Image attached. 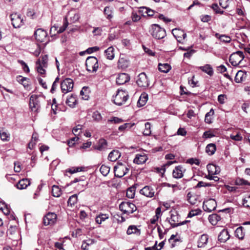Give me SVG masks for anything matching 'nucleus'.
I'll use <instances>...</instances> for the list:
<instances>
[{"instance_id":"nucleus-1","label":"nucleus","mask_w":250,"mask_h":250,"mask_svg":"<svg viewBox=\"0 0 250 250\" xmlns=\"http://www.w3.org/2000/svg\"><path fill=\"white\" fill-rule=\"evenodd\" d=\"M149 31L151 36L157 40L163 39L166 36L165 30L157 24L151 25Z\"/></svg>"},{"instance_id":"nucleus-2","label":"nucleus","mask_w":250,"mask_h":250,"mask_svg":"<svg viewBox=\"0 0 250 250\" xmlns=\"http://www.w3.org/2000/svg\"><path fill=\"white\" fill-rule=\"evenodd\" d=\"M86 69L90 72H96L99 68L97 59L95 57L89 56L85 61Z\"/></svg>"},{"instance_id":"nucleus-3","label":"nucleus","mask_w":250,"mask_h":250,"mask_svg":"<svg viewBox=\"0 0 250 250\" xmlns=\"http://www.w3.org/2000/svg\"><path fill=\"white\" fill-rule=\"evenodd\" d=\"M128 98V92L125 90H118L116 95L113 98V102L118 105L124 104Z\"/></svg>"},{"instance_id":"nucleus-4","label":"nucleus","mask_w":250,"mask_h":250,"mask_svg":"<svg viewBox=\"0 0 250 250\" xmlns=\"http://www.w3.org/2000/svg\"><path fill=\"white\" fill-rule=\"evenodd\" d=\"M119 208L124 213L128 214L132 213L137 210L136 206L129 202H122L119 205Z\"/></svg>"},{"instance_id":"nucleus-5","label":"nucleus","mask_w":250,"mask_h":250,"mask_svg":"<svg viewBox=\"0 0 250 250\" xmlns=\"http://www.w3.org/2000/svg\"><path fill=\"white\" fill-rule=\"evenodd\" d=\"M129 169L125 164L122 163H118L114 167L115 176L116 177L122 178L128 171Z\"/></svg>"},{"instance_id":"nucleus-6","label":"nucleus","mask_w":250,"mask_h":250,"mask_svg":"<svg viewBox=\"0 0 250 250\" xmlns=\"http://www.w3.org/2000/svg\"><path fill=\"white\" fill-rule=\"evenodd\" d=\"M244 58L243 53L242 51H237L230 56L229 61L233 66H236L241 63Z\"/></svg>"},{"instance_id":"nucleus-7","label":"nucleus","mask_w":250,"mask_h":250,"mask_svg":"<svg viewBox=\"0 0 250 250\" xmlns=\"http://www.w3.org/2000/svg\"><path fill=\"white\" fill-rule=\"evenodd\" d=\"M73 86V81L70 78H66L61 82V90L62 93L66 94L72 91Z\"/></svg>"},{"instance_id":"nucleus-8","label":"nucleus","mask_w":250,"mask_h":250,"mask_svg":"<svg viewBox=\"0 0 250 250\" xmlns=\"http://www.w3.org/2000/svg\"><path fill=\"white\" fill-rule=\"evenodd\" d=\"M10 19L13 27L15 28H20L24 24L23 19L20 14L13 13L10 15Z\"/></svg>"},{"instance_id":"nucleus-9","label":"nucleus","mask_w":250,"mask_h":250,"mask_svg":"<svg viewBox=\"0 0 250 250\" xmlns=\"http://www.w3.org/2000/svg\"><path fill=\"white\" fill-rule=\"evenodd\" d=\"M216 207V202L213 199H209L203 202V208L204 211L206 212H211L215 209Z\"/></svg>"},{"instance_id":"nucleus-10","label":"nucleus","mask_w":250,"mask_h":250,"mask_svg":"<svg viewBox=\"0 0 250 250\" xmlns=\"http://www.w3.org/2000/svg\"><path fill=\"white\" fill-rule=\"evenodd\" d=\"M29 106L33 112H37L40 108V101L37 96L33 95L30 97Z\"/></svg>"},{"instance_id":"nucleus-11","label":"nucleus","mask_w":250,"mask_h":250,"mask_svg":"<svg viewBox=\"0 0 250 250\" xmlns=\"http://www.w3.org/2000/svg\"><path fill=\"white\" fill-rule=\"evenodd\" d=\"M136 83L140 87H147L149 85V81L146 73L144 72L140 73L138 76Z\"/></svg>"},{"instance_id":"nucleus-12","label":"nucleus","mask_w":250,"mask_h":250,"mask_svg":"<svg viewBox=\"0 0 250 250\" xmlns=\"http://www.w3.org/2000/svg\"><path fill=\"white\" fill-rule=\"evenodd\" d=\"M56 219L57 215L55 213L48 212L43 218V224L45 226L53 225Z\"/></svg>"},{"instance_id":"nucleus-13","label":"nucleus","mask_w":250,"mask_h":250,"mask_svg":"<svg viewBox=\"0 0 250 250\" xmlns=\"http://www.w3.org/2000/svg\"><path fill=\"white\" fill-rule=\"evenodd\" d=\"M140 194L148 198H152L155 196V190L150 186L144 187L140 191Z\"/></svg>"},{"instance_id":"nucleus-14","label":"nucleus","mask_w":250,"mask_h":250,"mask_svg":"<svg viewBox=\"0 0 250 250\" xmlns=\"http://www.w3.org/2000/svg\"><path fill=\"white\" fill-rule=\"evenodd\" d=\"M129 61L125 55H121L118 62V68L125 69L128 67Z\"/></svg>"},{"instance_id":"nucleus-15","label":"nucleus","mask_w":250,"mask_h":250,"mask_svg":"<svg viewBox=\"0 0 250 250\" xmlns=\"http://www.w3.org/2000/svg\"><path fill=\"white\" fill-rule=\"evenodd\" d=\"M34 36L37 41L40 42H42L45 41L47 34L44 30L42 29H38L35 32Z\"/></svg>"},{"instance_id":"nucleus-16","label":"nucleus","mask_w":250,"mask_h":250,"mask_svg":"<svg viewBox=\"0 0 250 250\" xmlns=\"http://www.w3.org/2000/svg\"><path fill=\"white\" fill-rule=\"evenodd\" d=\"M172 33L177 41L180 42H182L187 37L186 33L183 30L178 28L173 29L172 30Z\"/></svg>"},{"instance_id":"nucleus-17","label":"nucleus","mask_w":250,"mask_h":250,"mask_svg":"<svg viewBox=\"0 0 250 250\" xmlns=\"http://www.w3.org/2000/svg\"><path fill=\"white\" fill-rule=\"evenodd\" d=\"M186 169L181 165L176 166L173 170L172 175L174 178L180 179L183 177V174L185 172Z\"/></svg>"},{"instance_id":"nucleus-18","label":"nucleus","mask_w":250,"mask_h":250,"mask_svg":"<svg viewBox=\"0 0 250 250\" xmlns=\"http://www.w3.org/2000/svg\"><path fill=\"white\" fill-rule=\"evenodd\" d=\"M130 80L129 76L125 73H120L116 79V83L119 85L123 84L128 82Z\"/></svg>"},{"instance_id":"nucleus-19","label":"nucleus","mask_w":250,"mask_h":250,"mask_svg":"<svg viewBox=\"0 0 250 250\" xmlns=\"http://www.w3.org/2000/svg\"><path fill=\"white\" fill-rule=\"evenodd\" d=\"M107 142L104 139H100L97 144L93 146L95 149L103 151L107 148Z\"/></svg>"},{"instance_id":"nucleus-20","label":"nucleus","mask_w":250,"mask_h":250,"mask_svg":"<svg viewBox=\"0 0 250 250\" xmlns=\"http://www.w3.org/2000/svg\"><path fill=\"white\" fill-rule=\"evenodd\" d=\"M230 235L229 231L225 229H223L219 233L218 238L220 242H226L229 238Z\"/></svg>"},{"instance_id":"nucleus-21","label":"nucleus","mask_w":250,"mask_h":250,"mask_svg":"<svg viewBox=\"0 0 250 250\" xmlns=\"http://www.w3.org/2000/svg\"><path fill=\"white\" fill-rule=\"evenodd\" d=\"M178 219V217L176 215L172 214L171 216V218L169 220V222L171 225L172 228H175L178 226H180L186 224L189 221H184L181 222L180 223H175L176 221H177V219Z\"/></svg>"},{"instance_id":"nucleus-22","label":"nucleus","mask_w":250,"mask_h":250,"mask_svg":"<svg viewBox=\"0 0 250 250\" xmlns=\"http://www.w3.org/2000/svg\"><path fill=\"white\" fill-rule=\"evenodd\" d=\"M208 174L215 175L218 174L220 171L219 167L213 164H209L207 166Z\"/></svg>"},{"instance_id":"nucleus-23","label":"nucleus","mask_w":250,"mask_h":250,"mask_svg":"<svg viewBox=\"0 0 250 250\" xmlns=\"http://www.w3.org/2000/svg\"><path fill=\"white\" fill-rule=\"evenodd\" d=\"M30 184V181L28 179H22L19 181L16 186L19 189H23L26 188Z\"/></svg>"},{"instance_id":"nucleus-24","label":"nucleus","mask_w":250,"mask_h":250,"mask_svg":"<svg viewBox=\"0 0 250 250\" xmlns=\"http://www.w3.org/2000/svg\"><path fill=\"white\" fill-rule=\"evenodd\" d=\"M147 160V156L146 155L137 154L134 159V163L140 165L145 163Z\"/></svg>"},{"instance_id":"nucleus-25","label":"nucleus","mask_w":250,"mask_h":250,"mask_svg":"<svg viewBox=\"0 0 250 250\" xmlns=\"http://www.w3.org/2000/svg\"><path fill=\"white\" fill-rule=\"evenodd\" d=\"M121 156V153L118 150H113L108 155V159L112 162L116 161Z\"/></svg>"},{"instance_id":"nucleus-26","label":"nucleus","mask_w":250,"mask_h":250,"mask_svg":"<svg viewBox=\"0 0 250 250\" xmlns=\"http://www.w3.org/2000/svg\"><path fill=\"white\" fill-rule=\"evenodd\" d=\"M199 69L210 76H212L213 74V69L210 64H207L204 66H200Z\"/></svg>"},{"instance_id":"nucleus-27","label":"nucleus","mask_w":250,"mask_h":250,"mask_svg":"<svg viewBox=\"0 0 250 250\" xmlns=\"http://www.w3.org/2000/svg\"><path fill=\"white\" fill-rule=\"evenodd\" d=\"M208 239V235H202L198 241V247L199 248L204 247L207 244Z\"/></svg>"},{"instance_id":"nucleus-28","label":"nucleus","mask_w":250,"mask_h":250,"mask_svg":"<svg viewBox=\"0 0 250 250\" xmlns=\"http://www.w3.org/2000/svg\"><path fill=\"white\" fill-rule=\"evenodd\" d=\"M104 54L107 59L111 60L114 58V49L112 46L109 47L104 51Z\"/></svg>"},{"instance_id":"nucleus-29","label":"nucleus","mask_w":250,"mask_h":250,"mask_svg":"<svg viewBox=\"0 0 250 250\" xmlns=\"http://www.w3.org/2000/svg\"><path fill=\"white\" fill-rule=\"evenodd\" d=\"M187 199L190 204L194 205L197 203L198 196L195 194L189 192L187 194Z\"/></svg>"},{"instance_id":"nucleus-30","label":"nucleus","mask_w":250,"mask_h":250,"mask_svg":"<svg viewBox=\"0 0 250 250\" xmlns=\"http://www.w3.org/2000/svg\"><path fill=\"white\" fill-rule=\"evenodd\" d=\"M208 219L212 225H215L221 220V217L217 214H212L209 215Z\"/></svg>"},{"instance_id":"nucleus-31","label":"nucleus","mask_w":250,"mask_h":250,"mask_svg":"<svg viewBox=\"0 0 250 250\" xmlns=\"http://www.w3.org/2000/svg\"><path fill=\"white\" fill-rule=\"evenodd\" d=\"M109 218V215L107 214L100 213L95 218V221L98 224H101Z\"/></svg>"},{"instance_id":"nucleus-32","label":"nucleus","mask_w":250,"mask_h":250,"mask_svg":"<svg viewBox=\"0 0 250 250\" xmlns=\"http://www.w3.org/2000/svg\"><path fill=\"white\" fill-rule=\"evenodd\" d=\"M216 149V145L214 144L210 143L206 147V152L209 155H212L215 153Z\"/></svg>"},{"instance_id":"nucleus-33","label":"nucleus","mask_w":250,"mask_h":250,"mask_svg":"<svg viewBox=\"0 0 250 250\" xmlns=\"http://www.w3.org/2000/svg\"><path fill=\"white\" fill-rule=\"evenodd\" d=\"M246 73L243 71L240 70L236 73L234 80L236 83H239L243 81L244 77H246Z\"/></svg>"},{"instance_id":"nucleus-34","label":"nucleus","mask_w":250,"mask_h":250,"mask_svg":"<svg viewBox=\"0 0 250 250\" xmlns=\"http://www.w3.org/2000/svg\"><path fill=\"white\" fill-rule=\"evenodd\" d=\"M147 100V95L146 93L142 94L137 102V105L139 107L144 106Z\"/></svg>"},{"instance_id":"nucleus-35","label":"nucleus","mask_w":250,"mask_h":250,"mask_svg":"<svg viewBox=\"0 0 250 250\" xmlns=\"http://www.w3.org/2000/svg\"><path fill=\"white\" fill-rule=\"evenodd\" d=\"M244 228L239 227L236 229L235 231V236L239 239H243L245 236V232L243 231Z\"/></svg>"},{"instance_id":"nucleus-36","label":"nucleus","mask_w":250,"mask_h":250,"mask_svg":"<svg viewBox=\"0 0 250 250\" xmlns=\"http://www.w3.org/2000/svg\"><path fill=\"white\" fill-rule=\"evenodd\" d=\"M158 68L159 71L164 73H167L170 70L171 66L168 63H159Z\"/></svg>"},{"instance_id":"nucleus-37","label":"nucleus","mask_w":250,"mask_h":250,"mask_svg":"<svg viewBox=\"0 0 250 250\" xmlns=\"http://www.w3.org/2000/svg\"><path fill=\"white\" fill-rule=\"evenodd\" d=\"M69 17L70 20L72 22H75L78 21L80 18V16L78 13H74L73 12H69L67 15Z\"/></svg>"},{"instance_id":"nucleus-38","label":"nucleus","mask_w":250,"mask_h":250,"mask_svg":"<svg viewBox=\"0 0 250 250\" xmlns=\"http://www.w3.org/2000/svg\"><path fill=\"white\" fill-rule=\"evenodd\" d=\"M17 80L19 83L22 84L24 87H27L29 85L28 79L27 78L23 77L21 76H18L17 77Z\"/></svg>"},{"instance_id":"nucleus-39","label":"nucleus","mask_w":250,"mask_h":250,"mask_svg":"<svg viewBox=\"0 0 250 250\" xmlns=\"http://www.w3.org/2000/svg\"><path fill=\"white\" fill-rule=\"evenodd\" d=\"M214 114V111L211 109L210 111L208 112L205 116V122L207 124H211L212 123V116Z\"/></svg>"},{"instance_id":"nucleus-40","label":"nucleus","mask_w":250,"mask_h":250,"mask_svg":"<svg viewBox=\"0 0 250 250\" xmlns=\"http://www.w3.org/2000/svg\"><path fill=\"white\" fill-rule=\"evenodd\" d=\"M52 195L56 197H59L61 194V190L58 186L54 185L52 188Z\"/></svg>"},{"instance_id":"nucleus-41","label":"nucleus","mask_w":250,"mask_h":250,"mask_svg":"<svg viewBox=\"0 0 250 250\" xmlns=\"http://www.w3.org/2000/svg\"><path fill=\"white\" fill-rule=\"evenodd\" d=\"M0 209L5 215H8L10 213V209L4 202L0 201Z\"/></svg>"},{"instance_id":"nucleus-42","label":"nucleus","mask_w":250,"mask_h":250,"mask_svg":"<svg viewBox=\"0 0 250 250\" xmlns=\"http://www.w3.org/2000/svg\"><path fill=\"white\" fill-rule=\"evenodd\" d=\"M76 102L75 97L72 95L67 99L66 103L70 107H73L75 105Z\"/></svg>"},{"instance_id":"nucleus-43","label":"nucleus","mask_w":250,"mask_h":250,"mask_svg":"<svg viewBox=\"0 0 250 250\" xmlns=\"http://www.w3.org/2000/svg\"><path fill=\"white\" fill-rule=\"evenodd\" d=\"M104 12L105 16H106V18L107 19L110 20L113 18L112 11L111 10V8L110 7H105V8H104Z\"/></svg>"},{"instance_id":"nucleus-44","label":"nucleus","mask_w":250,"mask_h":250,"mask_svg":"<svg viewBox=\"0 0 250 250\" xmlns=\"http://www.w3.org/2000/svg\"><path fill=\"white\" fill-rule=\"evenodd\" d=\"M36 64H37V69L38 72L43 76V75L45 73V70L43 68V66H42L40 60H38V61L36 62Z\"/></svg>"},{"instance_id":"nucleus-45","label":"nucleus","mask_w":250,"mask_h":250,"mask_svg":"<svg viewBox=\"0 0 250 250\" xmlns=\"http://www.w3.org/2000/svg\"><path fill=\"white\" fill-rule=\"evenodd\" d=\"M138 231H139V229H137L136 226L134 225L129 226L126 231V233L128 235H131L133 233H136Z\"/></svg>"},{"instance_id":"nucleus-46","label":"nucleus","mask_w":250,"mask_h":250,"mask_svg":"<svg viewBox=\"0 0 250 250\" xmlns=\"http://www.w3.org/2000/svg\"><path fill=\"white\" fill-rule=\"evenodd\" d=\"M144 9L146 10L144 13L147 14L148 16H153L154 11L146 7H140V10H139V12L140 13H143V10Z\"/></svg>"},{"instance_id":"nucleus-47","label":"nucleus","mask_w":250,"mask_h":250,"mask_svg":"<svg viewBox=\"0 0 250 250\" xmlns=\"http://www.w3.org/2000/svg\"><path fill=\"white\" fill-rule=\"evenodd\" d=\"M100 171L103 175L106 176L110 171V167L108 166L103 165L100 167Z\"/></svg>"},{"instance_id":"nucleus-48","label":"nucleus","mask_w":250,"mask_h":250,"mask_svg":"<svg viewBox=\"0 0 250 250\" xmlns=\"http://www.w3.org/2000/svg\"><path fill=\"white\" fill-rule=\"evenodd\" d=\"M0 136L2 141H8L10 138V134L3 129L0 130Z\"/></svg>"},{"instance_id":"nucleus-49","label":"nucleus","mask_w":250,"mask_h":250,"mask_svg":"<svg viewBox=\"0 0 250 250\" xmlns=\"http://www.w3.org/2000/svg\"><path fill=\"white\" fill-rule=\"evenodd\" d=\"M77 202V196L74 194L71 196L67 201L68 205L70 206H74Z\"/></svg>"},{"instance_id":"nucleus-50","label":"nucleus","mask_w":250,"mask_h":250,"mask_svg":"<svg viewBox=\"0 0 250 250\" xmlns=\"http://www.w3.org/2000/svg\"><path fill=\"white\" fill-rule=\"evenodd\" d=\"M151 125L148 122L146 123L145 124V129L143 131V134L145 136H148L151 134Z\"/></svg>"},{"instance_id":"nucleus-51","label":"nucleus","mask_w":250,"mask_h":250,"mask_svg":"<svg viewBox=\"0 0 250 250\" xmlns=\"http://www.w3.org/2000/svg\"><path fill=\"white\" fill-rule=\"evenodd\" d=\"M88 87H83L81 91L80 94L82 96L83 99L84 100H87L89 98L88 95Z\"/></svg>"},{"instance_id":"nucleus-52","label":"nucleus","mask_w":250,"mask_h":250,"mask_svg":"<svg viewBox=\"0 0 250 250\" xmlns=\"http://www.w3.org/2000/svg\"><path fill=\"white\" fill-rule=\"evenodd\" d=\"M134 125V124L125 123L123 125H120L118 129L121 131H124L126 129H129L131 128Z\"/></svg>"},{"instance_id":"nucleus-53","label":"nucleus","mask_w":250,"mask_h":250,"mask_svg":"<svg viewBox=\"0 0 250 250\" xmlns=\"http://www.w3.org/2000/svg\"><path fill=\"white\" fill-rule=\"evenodd\" d=\"M235 184L237 185H249L250 186V183L247 180L242 178H237L235 180Z\"/></svg>"},{"instance_id":"nucleus-54","label":"nucleus","mask_w":250,"mask_h":250,"mask_svg":"<svg viewBox=\"0 0 250 250\" xmlns=\"http://www.w3.org/2000/svg\"><path fill=\"white\" fill-rule=\"evenodd\" d=\"M92 118L95 121L99 122L102 120V117L101 114L98 111H96L93 112Z\"/></svg>"},{"instance_id":"nucleus-55","label":"nucleus","mask_w":250,"mask_h":250,"mask_svg":"<svg viewBox=\"0 0 250 250\" xmlns=\"http://www.w3.org/2000/svg\"><path fill=\"white\" fill-rule=\"evenodd\" d=\"M82 125H77L76 127H74L72 129L73 133L75 135L77 136L79 135L81 132L82 129Z\"/></svg>"},{"instance_id":"nucleus-56","label":"nucleus","mask_w":250,"mask_h":250,"mask_svg":"<svg viewBox=\"0 0 250 250\" xmlns=\"http://www.w3.org/2000/svg\"><path fill=\"white\" fill-rule=\"evenodd\" d=\"M188 83L192 87L199 86L198 81L194 80V76H193L191 79L188 78Z\"/></svg>"},{"instance_id":"nucleus-57","label":"nucleus","mask_w":250,"mask_h":250,"mask_svg":"<svg viewBox=\"0 0 250 250\" xmlns=\"http://www.w3.org/2000/svg\"><path fill=\"white\" fill-rule=\"evenodd\" d=\"M68 22L67 21V18H65L64 21L63 25L60 28L59 30L57 31V33H62L63 31H64L65 30L67 27L68 26Z\"/></svg>"},{"instance_id":"nucleus-58","label":"nucleus","mask_w":250,"mask_h":250,"mask_svg":"<svg viewBox=\"0 0 250 250\" xmlns=\"http://www.w3.org/2000/svg\"><path fill=\"white\" fill-rule=\"evenodd\" d=\"M107 122L108 123L120 124L123 122V120L116 117H113L111 119L108 120Z\"/></svg>"},{"instance_id":"nucleus-59","label":"nucleus","mask_w":250,"mask_h":250,"mask_svg":"<svg viewBox=\"0 0 250 250\" xmlns=\"http://www.w3.org/2000/svg\"><path fill=\"white\" fill-rule=\"evenodd\" d=\"M135 195L134 189L133 188H129L126 191V196L129 198H133Z\"/></svg>"},{"instance_id":"nucleus-60","label":"nucleus","mask_w":250,"mask_h":250,"mask_svg":"<svg viewBox=\"0 0 250 250\" xmlns=\"http://www.w3.org/2000/svg\"><path fill=\"white\" fill-rule=\"evenodd\" d=\"M18 62L22 65L23 70L26 72H29V68L27 64L22 60H19Z\"/></svg>"},{"instance_id":"nucleus-61","label":"nucleus","mask_w":250,"mask_h":250,"mask_svg":"<svg viewBox=\"0 0 250 250\" xmlns=\"http://www.w3.org/2000/svg\"><path fill=\"white\" fill-rule=\"evenodd\" d=\"M219 39L221 42L226 43L229 42L231 41V39L229 37L225 35H220Z\"/></svg>"},{"instance_id":"nucleus-62","label":"nucleus","mask_w":250,"mask_h":250,"mask_svg":"<svg viewBox=\"0 0 250 250\" xmlns=\"http://www.w3.org/2000/svg\"><path fill=\"white\" fill-rule=\"evenodd\" d=\"M214 136L215 135L210 130L205 131L203 135V138L205 139L211 138Z\"/></svg>"},{"instance_id":"nucleus-63","label":"nucleus","mask_w":250,"mask_h":250,"mask_svg":"<svg viewBox=\"0 0 250 250\" xmlns=\"http://www.w3.org/2000/svg\"><path fill=\"white\" fill-rule=\"evenodd\" d=\"M211 8L217 14H223L224 11L221 10L216 3H213L212 5Z\"/></svg>"},{"instance_id":"nucleus-64","label":"nucleus","mask_w":250,"mask_h":250,"mask_svg":"<svg viewBox=\"0 0 250 250\" xmlns=\"http://www.w3.org/2000/svg\"><path fill=\"white\" fill-rule=\"evenodd\" d=\"M219 4L223 8L226 9L229 5V0H219Z\"/></svg>"}]
</instances>
